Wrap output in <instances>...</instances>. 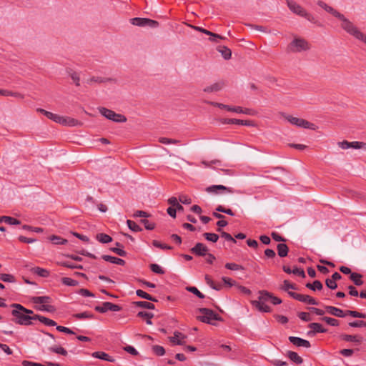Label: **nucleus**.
I'll return each mask as SVG.
<instances>
[{"mask_svg": "<svg viewBox=\"0 0 366 366\" xmlns=\"http://www.w3.org/2000/svg\"><path fill=\"white\" fill-rule=\"evenodd\" d=\"M186 336L184 335H183L180 332L175 331L174 332V336L169 337V340L174 345H183L184 342L182 341V340H184Z\"/></svg>", "mask_w": 366, "mask_h": 366, "instance_id": "obj_19", "label": "nucleus"}, {"mask_svg": "<svg viewBox=\"0 0 366 366\" xmlns=\"http://www.w3.org/2000/svg\"><path fill=\"white\" fill-rule=\"evenodd\" d=\"M289 340L291 343L297 347H304L306 348H309L311 346L310 342L308 340L302 339L300 337L290 336L289 337Z\"/></svg>", "mask_w": 366, "mask_h": 366, "instance_id": "obj_14", "label": "nucleus"}, {"mask_svg": "<svg viewBox=\"0 0 366 366\" xmlns=\"http://www.w3.org/2000/svg\"><path fill=\"white\" fill-rule=\"evenodd\" d=\"M218 51L222 54L225 59H229L232 56L231 50L226 46H219Z\"/></svg>", "mask_w": 366, "mask_h": 366, "instance_id": "obj_41", "label": "nucleus"}, {"mask_svg": "<svg viewBox=\"0 0 366 366\" xmlns=\"http://www.w3.org/2000/svg\"><path fill=\"white\" fill-rule=\"evenodd\" d=\"M152 244L155 247L160 248V249H172V248L171 246L167 245V244H164V243H161L160 242H159L157 240H153Z\"/></svg>", "mask_w": 366, "mask_h": 366, "instance_id": "obj_60", "label": "nucleus"}, {"mask_svg": "<svg viewBox=\"0 0 366 366\" xmlns=\"http://www.w3.org/2000/svg\"><path fill=\"white\" fill-rule=\"evenodd\" d=\"M110 80L109 79L99 77V76H93L87 80V83L89 84H92L93 82H97V83H103L107 81Z\"/></svg>", "mask_w": 366, "mask_h": 366, "instance_id": "obj_61", "label": "nucleus"}, {"mask_svg": "<svg viewBox=\"0 0 366 366\" xmlns=\"http://www.w3.org/2000/svg\"><path fill=\"white\" fill-rule=\"evenodd\" d=\"M203 236L207 241H209V242H212L214 243L217 242L219 239L218 234H217L215 233L205 232L203 234Z\"/></svg>", "mask_w": 366, "mask_h": 366, "instance_id": "obj_46", "label": "nucleus"}, {"mask_svg": "<svg viewBox=\"0 0 366 366\" xmlns=\"http://www.w3.org/2000/svg\"><path fill=\"white\" fill-rule=\"evenodd\" d=\"M308 327L311 329V330L307 332L308 335H314L316 333H325L327 331V329L322 327L321 324L317 322L309 324Z\"/></svg>", "mask_w": 366, "mask_h": 366, "instance_id": "obj_16", "label": "nucleus"}, {"mask_svg": "<svg viewBox=\"0 0 366 366\" xmlns=\"http://www.w3.org/2000/svg\"><path fill=\"white\" fill-rule=\"evenodd\" d=\"M317 5L320 6L323 9H325L328 13H330L332 15H333L334 16H335L336 18L342 17V14H340L339 11H337V10H335V9L331 7L330 6L327 5L326 3H325L322 1H317Z\"/></svg>", "mask_w": 366, "mask_h": 366, "instance_id": "obj_18", "label": "nucleus"}, {"mask_svg": "<svg viewBox=\"0 0 366 366\" xmlns=\"http://www.w3.org/2000/svg\"><path fill=\"white\" fill-rule=\"evenodd\" d=\"M277 254L280 257H285L289 252V247L285 243H280L277 245Z\"/></svg>", "mask_w": 366, "mask_h": 366, "instance_id": "obj_25", "label": "nucleus"}, {"mask_svg": "<svg viewBox=\"0 0 366 366\" xmlns=\"http://www.w3.org/2000/svg\"><path fill=\"white\" fill-rule=\"evenodd\" d=\"M0 96H5V97L11 96V97H14L16 98L24 99V95L19 92H11L9 90L1 89H0Z\"/></svg>", "mask_w": 366, "mask_h": 366, "instance_id": "obj_36", "label": "nucleus"}, {"mask_svg": "<svg viewBox=\"0 0 366 366\" xmlns=\"http://www.w3.org/2000/svg\"><path fill=\"white\" fill-rule=\"evenodd\" d=\"M94 310L98 312L105 313L108 311L119 312L122 310V307L109 302H104L102 305L96 306Z\"/></svg>", "mask_w": 366, "mask_h": 366, "instance_id": "obj_9", "label": "nucleus"}, {"mask_svg": "<svg viewBox=\"0 0 366 366\" xmlns=\"http://www.w3.org/2000/svg\"><path fill=\"white\" fill-rule=\"evenodd\" d=\"M36 309L39 311H46L48 312H54L56 311L54 306L47 304L37 306L36 307Z\"/></svg>", "mask_w": 366, "mask_h": 366, "instance_id": "obj_42", "label": "nucleus"}, {"mask_svg": "<svg viewBox=\"0 0 366 366\" xmlns=\"http://www.w3.org/2000/svg\"><path fill=\"white\" fill-rule=\"evenodd\" d=\"M61 282L63 285H66V286L74 287V286H77L79 285L78 281L73 280L71 278H69V277H63V278H61Z\"/></svg>", "mask_w": 366, "mask_h": 366, "instance_id": "obj_45", "label": "nucleus"}, {"mask_svg": "<svg viewBox=\"0 0 366 366\" xmlns=\"http://www.w3.org/2000/svg\"><path fill=\"white\" fill-rule=\"evenodd\" d=\"M96 239L102 242V243H109V242H111L112 241V238L107 234H104V233H99L97 234L96 236Z\"/></svg>", "mask_w": 366, "mask_h": 366, "instance_id": "obj_37", "label": "nucleus"}, {"mask_svg": "<svg viewBox=\"0 0 366 366\" xmlns=\"http://www.w3.org/2000/svg\"><path fill=\"white\" fill-rule=\"evenodd\" d=\"M205 102L207 104H209L210 105L219 107L220 109H226V110H227L229 112H232L238 113V112L241 111V107H230L229 105H226V104H222V103L214 102H209V101H206Z\"/></svg>", "mask_w": 366, "mask_h": 366, "instance_id": "obj_15", "label": "nucleus"}, {"mask_svg": "<svg viewBox=\"0 0 366 366\" xmlns=\"http://www.w3.org/2000/svg\"><path fill=\"white\" fill-rule=\"evenodd\" d=\"M224 81H219L212 84L211 86L205 87L203 91L207 93L218 92L220 91L224 87Z\"/></svg>", "mask_w": 366, "mask_h": 366, "instance_id": "obj_23", "label": "nucleus"}, {"mask_svg": "<svg viewBox=\"0 0 366 366\" xmlns=\"http://www.w3.org/2000/svg\"><path fill=\"white\" fill-rule=\"evenodd\" d=\"M152 351L158 356H163L165 354L164 348L160 345H154L152 347Z\"/></svg>", "mask_w": 366, "mask_h": 366, "instance_id": "obj_58", "label": "nucleus"}, {"mask_svg": "<svg viewBox=\"0 0 366 366\" xmlns=\"http://www.w3.org/2000/svg\"><path fill=\"white\" fill-rule=\"evenodd\" d=\"M99 111L102 116L114 122L123 123L127 122V118L124 115L117 114L105 107H99Z\"/></svg>", "mask_w": 366, "mask_h": 366, "instance_id": "obj_6", "label": "nucleus"}, {"mask_svg": "<svg viewBox=\"0 0 366 366\" xmlns=\"http://www.w3.org/2000/svg\"><path fill=\"white\" fill-rule=\"evenodd\" d=\"M288 295L291 297L294 298L295 300H298L302 302H305L306 295H302V294L296 293L294 292H288Z\"/></svg>", "mask_w": 366, "mask_h": 366, "instance_id": "obj_50", "label": "nucleus"}, {"mask_svg": "<svg viewBox=\"0 0 366 366\" xmlns=\"http://www.w3.org/2000/svg\"><path fill=\"white\" fill-rule=\"evenodd\" d=\"M116 245L118 247H112L110 248V250L121 257H125L127 255V252L124 249L120 248L123 247L122 244H120L119 242H116Z\"/></svg>", "mask_w": 366, "mask_h": 366, "instance_id": "obj_38", "label": "nucleus"}, {"mask_svg": "<svg viewBox=\"0 0 366 366\" xmlns=\"http://www.w3.org/2000/svg\"><path fill=\"white\" fill-rule=\"evenodd\" d=\"M290 289L296 290V285L295 284L290 283L288 280H285L283 282L282 286L281 287V290L288 292H290Z\"/></svg>", "mask_w": 366, "mask_h": 366, "instance_id": "obj_54", "label": "nucleus"}, {"mask_svg": "<svg viewBox=\"0 0 366 366\" xmlns=\"http://www.w3.org/2000/svg\"><path fill=\"white\" fill-rule=\"evenodd\" d=\"M199 311L202 314V316L199 317L198 319L202 322L214 325L213 322L214 320L222 321V318L212 310L208 308H200L199 309Z\"/></svg>", "mask_w": 366, "mask_h": 366, "instance_id": "obj_5", "label": "nucleus"}, {"mask_svg": "<svg viewBox=\"0 0 366 366\" xmlns=\"http://www.w3.org/2000/svg\"><path fill=\"white\" fill-rule=\"evenodd\" d=\"M287 4L289 9L291 10V11H292L293 13L305 18L311 23L321 26V24H319L318 21L315 18V16L312 14L308 13L302 6H300L295 1L292 0H287Z\"/></svg>", "mask_w": 366, "mask_h": 366, "instance_id": "obj_2", "label": "nucleus"}, {"mask_svg": "<svg viewBox=\"0 0 366 366\" xmlns=\"http://www.w3.org/2000/svg\"><path fill=\"white\" fill-rule=\"evenodd\" d=\"M136 294L138 297H139L141 298H144V299H146L147 300L154 302H157V300L155 297H152V295H150L149 294L147 293L146 292H144L142 290H137L136 291Z\"/></svg>", "mask_w": 366, "mask_h": 366, "instance_id": "obj_32", "label": "nucleus"}, {"mask_svg": "<svg viewBox=\"0 0 366 366\" xmlns=\"http://www.w3.org/2000/svg\"><path fill=\"white\" fill-rule=\"evenodd\" d=\"M3 222L10 225H18L21 224L19 219L9 216H1V222Z\"/></svg>", "mask_w": 366, "mask_h": 366, "instance_id": "obj_34", "label": "nucleus"}, {"mask_svg": "<svg viewBox=\"0 0 366 366\" xmlns=\"http://www.w3.org/2000/svg\"><path fill=\"white\" fill-rule=\"evenodd\" d=\"M187 290L195 295L200 299L204 298V295L202 294L197 287H187Z\"/></svg>", "mask_w": 366, "mask_h": 366, "instance_id": "obj_55", "label": "nucleus"}, {"mask_svg": "<svg viewBox=\"0 0 366 366\" xmlns=\"http://www.w3.org/2000/svg\"><path fill=\"white\" fill-rule=\"evenodd\" d=\"M102 258L107 262H109L111 263L116 264L118 265H124L125 264V261L124 259H122L121 258L116 257L104 254L102 256Z\"/></svg>", "mask_w": 366, "mask_h": 366, "instance_id": "obj_24", "label": "nucleus"}, {"mask_svg": "<svg viewBox=\"0 0 366 366\" xmlns=\"http://www.w3.org/2000/svg\"><path fill=\"white\" fill-rule=\"evenodd\" d=\"M298 317L302 321L309 322L312 320L310 315L308 312H300L297 315Z\"/></svg>", "mask_w": 366, "mask_h": 366, "instance_id": "obj_64", "label": "nucleus"}, {"mask_svg": "<svg viewBox=\"0 0 366 366\" xmlns=\"http://www.w3.org/2000/svg\"><path fill=\"white\" fill-rule=\"evenodd\" d=\"M224 267L230 270H244V268L240 264L236 263H226Z\"/></svg>", "mask_w": 366, "mask_h": 366, "instance_id": "obj_56", "label": "nucleus"}, {"mask_svg": "<svg viewBox=\"0 0 366 366\" xmlns=\"http://www.w3.org/2000/svg\"><path fill=\"white\" fill-rule=\"evenodd\" d=\"M0 280L5 282H15L16 278L14 275L10 274H0Z\"/></svg>", "mask_w": 366, "mask_h": 366, "instance_id": "obj_44", "label": "nucleus"}, {"mask_svg": "<svg viewBox=\"0 0 366 366\" xmlns=\"http://www.w3.org/2000/svg\"><path fill=\"white\" fill-rule=\"evenodd\" d=\"M341 21V27L346 31L350 35H352L356 39L361 40L365 35L362 33L350 20L345 17L342 14V17H338Z\"/></svg>", "mask_w": 366, "mask_h": 366, "instance_id": "obj_4", "label": "nucleus"}, {"mask_svg": "<svg viewBox=\"0 0 366 366\" xmlns=\"http://www.w3.org/2000/svg\"><path fill=\"white\" fill-rule=\"evenodd\" d=\"M306 287L313 291L320 290L322 289V284L319 280H315L312 283H307Z\"/></svg>", "mask_w": 366, "mask_h": 366, "instance_id": "obj_39", "label": "nucleus"}, {"mask_svg": "<svg viewBox=\"0 0 366 366\" xmlns=\"http://www.w3.org/2000/svg\"><path fill=\"white\" fill-rule=\"evenodd\" d=\"M74 317L76 319H79V320H81V319H92V318H94V315L92 313H91V312H81V313L74 314Z\"/></svg>", "mask_w": 366, "mask_h": 366, "instance_id": "obj_47", "label": "nucleus"}, {"mask_svg": "<svg viewBox=\"0 0 366 366\" xmlns=\"http://www.w3.org/2000/svg\"><path fill=\"white\" fill-rule=\"evenodd\" d=\"M34 318H36V320L40 321L41 323L47 325V326H56V322L49 318H47L46 317L39 315H34Z\"/></svg>", "mask_w": 366, "mask_h": 366, "instance_id": "obj_27", "label": "nucleus"}, {"mask_svg": "<svg viewBox=\"0 0 366 366\" xmlns=\"http://www.w3.org/2000/svg\"><path fill=\"white\" fill-rule=\"evenodd\" d=\"M159 142L162 144H178L179 142V140H177V139H169V138H166V137H160L159 139Z\"/></svg>", "mask_w": 366, "mask_h": 366, "instance_id": "obj_62", "label": "nucleus"}, {"mask_svg": "<svg viewBox=\"0 0 366 366\" xmlns=\"http://www.w3.org/2000/svg\"><path fill=\"white\" fill-rule=\"evenodd\" d=\"M285 119L290 123H291L292 124L295 125L297 127H302V128H308V129H315V126L314 124L310 123L305 119L297 118V117H294L291 115L285 116Z\"/></svg>", "mask_w": 366, "mask_h": 366, "instance_id": "obj_8", "label": "nucleus"}, {"mask_svg": "<svg viewBox=\"0 0 366 366\" xmlns=\"http://www.w3.org/2000/svg\"><path fill=\"white\" fill-rule=\"evenodd\" d=\"M11 315L14 317L12 320L15 323L20 325H31V320H36V318H34V315L32 316L26 315L24 312H23V311L19 309L14 308V310L11 311Z\"/></svg>", "mask_w": 366, "mask_h": 366, "instance_id": "obj_3", "label": "nucleus"}, {"mask_svg": "<svg viewBox=\"0 0 366 366\" xmlns=\"http://www.w3.org/2000/svg\"><path fill=\"white\" fill-rule=\"evenodd\" d=\"M347 315H350L351 317H355V318H364V319L366 318L365 313L359 312L355 311V310H346V316Z\"/></svg>", "mask_w": 366, "mask_h": 366, "instance_id": "obj_48", "label": "nucleus"}, {"mask_svg": "<svg viewBox=\"0 0 366 366\" xmlns=\"http://www.w3.org/2000/svg\"><path fill=\"white\" fill-rule=\"evenodd\" d=\"M325 310L327 313L337 317H345L346 316V311L344 312L340 308L334 306H325Z\"/></svg>", "mask_w": 366, "mask_h": 366, "instance_id": "obj_17", "label": "nucleus"}, {"mask_svg": "<svg viewBox=\"0 0 366 366\" xmlns=\"http://www.w3.org/2000/svg\"><path fill=\"white\" fill-rule=\"evenodd\" d=\"M309 45L303 39H295L289 45V49L292 52H301L309 49Z\"/></svg>", "mask_w": 366, "mask_h": 366, "instance_id": "obj_7", "label": "nucleus"}, {"mask_svg": "<svg viewBox=\"0 0 366 366\" xmlns=\"http://www.w3.org/2000/svg\"><path fill=\"white\" fill-rule=\"evenodd\" d=\"M141 223L144 225V227L147 230H152L155 228V223L151 222L146 219H141Z\"/></svg>", "mask_w": 366, "mask_h": 366, "instance_id": "obj_59", "label": "nucleus"}, {"mask_svg": "<svg viewBox=\"0 0 366 366\" xmlns=\"http://www.w3.org/2000/svg\"><path fill=\"white\" fill-rule=\"evenodd\" d=\"M36 112L41 113L42 114L45 115L48 119L54 121V122L59 123L61 119V116L54 114L52 112H48L44 109L38 108L36 109Z\"/></svg>", "mask_w": 366, "mask_h": 366, "instance_id": "obj_20", "label": "nucleus"}, {"mask_svg": "<svg viewBox=\"0 0 366 366\" xmlns=\"http://www.w3.org/2000/svg\"><path fill=\"white\" fill-rule=\"evenodd\" d=\"M0 96H5V97L11 96V97H14L16 98L24 99V95L19 92H11L9 90L1 89H0Z\"/></svg>", "mask_w": 366, "mask_h": 366, "instance_id": "obj_35", "label": "nucleus"}, {"mask_svg": "<svg viewBox=\"0 0 366 366\" xmlns=\"http://www.w3.org/2000/svg\"><path fill=\"white\" fill-rule=\"evenodd\" d=\"M31 271L33 272V273L42 277H47L49 275V272L47 269L39 267L32 268Z\"/></svg>", "mask_w": 366, "mask_h": 366, "instance_id": "obj_33", "label": "nucleus"}, {"mask_svg": "<svg viewBox=\"0 0 366 366\" xmlns=\"http://www.w3.org/2000/svg\"><path fill=\"white\" fill-rule=\"evenodd\" d=\"M150 269L153 272H154L156 274H164V271L162 269V267L159 265H158L157 264H151Z\"/></svg>", "mask_w": 366, "mask_h": 366, "instance_id": "obj_63", "label": "nucleus"}, {"mask_svg": "<svg viewBox=\"0 0 366 366\" xmlns=\"http://www.w3.org/2000/svg\"><path fill=\"white\" fill-rule=\"evenodd\" d=\"M206 192L208 193H214L217 194L218 191H221L222 193L227 192V193H233L234 189L231 187H227L224 185H212L206 188Z\"/></svg>", "mask_w": 366, "mask_h": 366, "instance_id": "obj_13", "label": "nucleus"}, {"mask_svg": "<svg viewBox=\"0 0 366 366\" xmlns=\"http://www.w3.org/2000/svg\"><path fill=\"white\" fill-rule=\"evenodd\" d=\"M92 356L93 357L103 360L109 362H114L115 361L114 357L102 351L94 352L92 354Z\"/></svg>", "mask_w": 366, "mask_h": 366, "instance_id": "obj_21", "label": "nucleus"}, {"mask_svg": "<svg viewBox=\"0 0 366 366\" xmlns=\"http://www.w3.org/2000/svg\"><path fill=\"white\" fill-rule=\"evenodd\" d=\"M49 239L54 244H65L67 243V239H64L59 236L56 235H51L49 237Z\"/></svg>", "mask_w": 366, "mask_h": 366, "instance_id": "obj_40", "label": "nucleus"}, {"mask_svg": "<svg viewBox=\"0 0 366 366\" xmlns=\"http://www.w3.org/2000/svg\"><path fill=\"white\" fill-rule=\"evenodd\" d=\"M59 124L68 127H81L83 125V123L76 119L62 116H61V119Z\"/></svg>", "mask_w": 366, "mask_h": 366, "instance_id": "obj_12", "label": "nucleus"}, {"mask_svg": "<svg viewBox=\"0 0 366 366\" xmlns=\"http://www.w3.org/2000/svg\"><path fill=\"white\" fill-rule=\"evenodd\" d=\"M11 307L13 308L19 309V310L23 311V312H24L26 315H30L34 314V312L32 310L25 308L20 304L14 303V304L11 305Z\"/></svg>", "mask_w": 366, "mask_h": 366, "instance_id": "obj_51", "label": "nucleus"}, {"mask_svg": "<svg viewBox=\"0 0 366 366\" xmlns=\"http://www.w3.org/2000/svg\"><path fill=\"white\" fill-rule=\"evenodd\" d=\"M31 301L34 304H39L42 305L50 302L51 298L49 296H36L33 297Z\"/></svg>", "mask_w": 366, "mask_h": 366, "instance_id": "obj_29", "label": "nucleus"}, {"mask_svg": "<svg viewBox=\"0 0 366 366\" xmlns=\"http://www.w3.org/2000/svg\"><path fill=\"white\" fill-rule=\"evenodd\" d=\"M340 338L344 341L355 342L357 345L360 344L362 341V337L358 335L342 334L340 335Z\"/></svg>", "mask_w": 366, "mask_h": 366, "instance_id": "obj_22", "label": "nucleus"}, {"mask_svg": "<svg viewBox=\"0 0 366 366\" xmlns=\"http://www.w3.org/2000/svg\"><path fill=\"white\" fill-rule=\"evenodd\" d=\"M288 358L297 365H300L303 362V359L299 356V355L293 351H288L287 353Z\"/></svg>", "mask_w": 366, "mask_h": 366, "instance_id": "obj_26", "label": "nucleus"}, {"mask_svg": "<svg viewBox=\"0 0 366 366\" xmlns=\"http://www.w3.org/2000/svg\"><path fill=\"white\" fill-rule=\"evenodd\" d=\"M59 264L63 267L70 268V269H83V267L81 265L75 264L71 263L69 262H61L59 263Z\"/></svg>", "mask_w": 366, "mask_h": 366, "instance_id": "obj_57", "label": "nucleus"}, {"mask_svg": "<svg viewBox=\"0 0 366 366\" xmlns=\"http://www.w3.org/2000/svg\"><path fill=\"white\" fill-rule=\"evenodd\" d=\"M51 352L59 354L64 356L67 355V351L62 347H51L49 349Z\"/></svg>", "mask_w": 366, "mask_h": 366, "instance_id": "obj_53", "label": "nucleus"}, {"mask_svg": "<svg viewBox=\"0 0 366 366\" xmlns=\"http://www.w3.org/2000/svg\"><path fill=\"white\" fill-rule=\"evenodd\" d=\"M130 21L132 24L139 26H149L150 27H157L159 25V23L157 21L147 19V18L135 17V18L131 19Z\"/></svg>", "mask_w": 366, "mask_h": 366, "instance_id": "obj_10", "label": "nucleus"}, {"mask_svg": "<svg viewBox=\"0 0 366 366\" xmlns=\"http://www.w3.org/2000/svg\"><path fill=\"white\" fill-rule=\"evenodd\" d=\"M133 305H134L137 307H142V308H146L149 310H154L155 306L154 304L146 302V301H137L134 302Z\"/></svg>", "mask_w": 366, "mask_h": 366, "instance_id": "obj_31", "label": "nucleus"}, {"mask_svg": "<svg viewBox=\"0 0 366 366\" xmlns=\"http://www.w3.org/2000/svg\"><path fill=\"white\" fill-rule=\"evenodd\" d=\"M137 317L146 320V322L147 325H152L151 319L154 317L153 313L147 312L145 311H140L137 313Z\"/></svg>", "mask_w": 366, "mask_h": 366, "instance_id": "obj_30", "label": "nucleus"}, {"mask_svg": "<svg viewBox=\"0 0 366 366\" xmlns=\"http://www.w3.org/2000/svg\"><path fill=\"white\" fill-rule=\"evenodd\" d=\"M127 224L128 227L133 232H141L142 230V227H139L136 222L134 221L128 219L127 221Z\"/></svg>", "mask_w": 366, "mask_h": 366, "instance_id": "obj_49", "label": "nucleus"}, {"mask_svg": "<svg viewBox=\"0 0 366 366\" xmlns=\"http://www.w3.org/2000/svg\"><path fill=\"white\" fill-rule=\"evenodd\" d=\"M350 279L353 282L356 286H361L363 285L362 275L357 272H352L350 276Z\"/></svg>", "mask_w": 366, "mask_h": 366, "instance_id": "obj_28", "label": "nucleus"}, {"mask_svg": "<svg viewBox=\"0 0 366 366\" xmlns=\"http://www.w3.org/2000/svg\"><path fill=\"white\" fill-rule=\"evenodd\" d=\"M208 247L204 244L203 243H197L192 248H191L190 252L196 255L199 257L206 256L208 252Z\"/></svg>", "mask_w": 366, "mask_h": 366, "instance_id": "obj_11", "label": "nucleus"}, {"mask_svg": "<svg viewBox=\"0 0 366 366\" xmlns=\"http://www.w3.org/2000/svg\"><path fill=\"white\" fill-rule=\"evenodd\" d=\"M259 296L257 300H252L251 304L254 306L258 311L261 312H271L272 308L266 305L267 302L270 301L272 297V293L267 290H260L259 292Z\"/></svg>", "mask_w": 366, "mask_h": 366, "instance_id": "obj_1", "label": "nucleus"}, {"mask_svg": "<svg viewBox=\"0 0 366 366\" xmlns=\"http://www.w3.org/2000/svg\"><path fill=\"white\" fill-rule=\"evenodd\" d=\"M321 320L325 321L329 325L334 327H337L340 324L338 320L330 317H323Z\"/></svg>", "mask_w": 366, "mask_h": 366, "instance_id": "obj_52", "label": "nucleus"}, {"mask_svg": "<svg viewBox=\"0 0 366 366\" xmlns=\"http://www.w3.org/2000/svg\"><path fill=\"white\" fill-rule=\"evenodd\" d=\"M202 33H204L207 35H209L210 36H212L213 38H210L209 39H210V41H214V42H217V39H224V37H223L219 34L212 33V31H208L207 29H202Z\"/></svg>", "mask_w": 366, "mask_h": 366, "instance_id": "obj_43", "label": "nucleus"}]
</instances>
